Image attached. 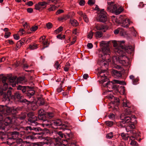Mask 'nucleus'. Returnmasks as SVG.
Returning <instances> with one entry per match:
<instances>
[{
  "label": "nucleus",
  "mask_w": 146,
  "mask_h": 146,
  "mask_svg": "<svg viewBox=\"0 0 146 146\" xmlns=\"http://www.w3.org/2000/svg\"><path fill=\"white\" fill-rule=\"evenodd\" d=\"M38 3L36 4L35 5V9L37 10H40L42 8L40 5H39Z\"/></svg>",
  "instance_id": "37998d69"
},
{
  "label": "nucleus",
  "mask_w": 146,
  "mask_h": 146,
  "mask_svg": "<svg viewBox=\"0 0 146 146\" xmlns=\"http://www.w3.org/2000/svg\"><path fill=\"white\" fill-rule=\"evenodd\" d=\"M62 84H60V87L59 88H58L57 89V91L58 93L60 92L63 90L62 88Z\"/></svg>",
  "instance_id": "13d9d810"
},
{
  "label": "nucleus",
  "mask_w": 146,
  "mask_h": 146,
  "mask_svg": "<svg viewBox=\"0 0 146 146\" xmlns=\"http://www.w3.org/2000/svg\"><path fill=\"white\" fill-rule=\"evenodd\" d=\"M82 17L83 18V19L84 21L86 23H88L89 21L88 19V18L87 16L85 14L83 15Z\"/></svg>",
  "instance_id": "8fccbe9b"
},
{
  "label": "nucleus",
  "mask_w": 146,
  "mask_h": 146,
  "mask_svg": "<svg viewBox=\"0 0 146 146\" xmlns=\"http://www.w3.org/2000/svg\"><path fill=\"white\" fill-rule=\"evenodd\" d=\"M1 80L3 83L4 84L6 83L5 82L7 80V78L5 77H1Z\"/></svg>",
  "instance_id": "4d7b16f0"
},
{
  "label": "nucleus",
  "mask_w": 146,
  "mask_h": 146,
  "mask_svg": "<svg viewBox=\"0 0 146 146\" xmlns=\"http://www.w3.org/2000/svg\"><path fill=\"white\" fill-rule=\"evenodd\" d=\"M107 125L109 127L111 126L113 124V122L111 121H107L105 122Z\"/></svg>",
  "instance_id": "09e8293b"
},
{
  "label": "nucleus",
  "mask_w": 146,
  "mask_h": 146,
  "mask_svg": "<svg viewBox=\"0 0 146 146\" xmlns=\"http://www.w3.org/2000/svg\"><path fill=\"white\" fill-rule=\"evenodd\" d=\"M27 130H31V132H30L33 133L34 135H35L36 134V133H35L33 131H41V129L39 127H32L31 126H29L27 127Z\"/></svg>",
  "instance_id": "ddd939ff"
},
{
  "label": "nucleus",
  "mask_w": 146,
  "mask_h": 146,
  "mask_svg": "<svg viewBox=\"0 0 146 146\" xmlns=\"http://www.w3.org/2000/svg\"><path fill=\"white\" fill-rule=\"evenodd\" d=\"M57 8V7L55 5H51L50 7L48 9V10L49 11H52L55 10Z\"/></svg>",
  "instance_id": "2f4dec72"
},
{
  "label": "nucleus",
  "mask_w": 146,
  "mask_h": 146,
  "mask_svg": "<svg viewBox=\"0 0 146 146\" xmlns=\"http://www.w3.org/2000/svg\"><path fill=\"white\" fill-rule=\"evenodd\" d=\"M121 136L123 139L125 140H127L129 137L128 134L123 133H121Z\"/></svg>",
  "instance_id": "e433bc0d"
},
{
  "label": "nucleus",
  "mask_w": 146,
  "mask_h": 146,
  "mask_svg": "<svg viewBox=\"0 0 146 146\" xmlns=\"http://www.w3.org/2000/svg\"><path fill=\"white\" fill-rule=\"evenodd\" d=\"M119 100L118 99L116 98L115 100L113 102H111V103H110V104L111 105V107L113 106L114 104H115L116 103H119Z\"/></svg>",
  "instance_id": "a19ab883"
},
{
  "label": "nucleus",
  "mask_w": 146,
  "mask_h": 146,
  "mask_svg": "<svg viewBox=\"0 0 146 146\" xmlns=\"http://www.w3.org/2000/svg\"><path fill=\"white\" fill-rule=\"evenodd\" d=\"M39 5H40L41 8H45L47 3L45 1L40 2H38Z\"/></svg>",
  "instance_id": "7c9ffc66"
},
{
  "label": "nucleus",
  "mask_w": 146,
  "mask_h": 146,
  "mask_svg": "<svg viewBox=\"0 0 146 146\" xmlns=\"http://www.w3.org/2000/svg\"><path fill=\"white\" fill-rule=\"evenodd\" d=\"M17 89L18 90H21L23 93L25 92L27 90L25 86H22L20 85L18 86Z\"/></svg>",
  "instance_id": "c756f323"
},
{
  "label": "nucleus",
  "mask_w": 146,
  "mask_h": 146,
  "mask_svg": "<svg viewBox=\"0 0 146 146\" xmlns=\"http://www.w3.org/2000/svg\"><path fill=\"white\" fill-rule=\"evenodd\" d=\"M70 17V16L69 14H67L58 17V19L60 21H62L63 20H66L69 18Z\"/></svg>",
  "instance_id": "a878e982"
},
{
  "label": "nucleus",
  "mask_w": 146,
  "mask_h": 146,
  "mask_svg": "<svg viewBox=\"0 0 146 146\" xmlns=\"http://www.w3.org/2000/svg\"><path fill=\"white\" fill-rule=\"evenodd\" d=\"M38 45L36 44H30L28 48V49L33 50L36 49L38 48Z\"/></svg>",
  "instance_id": "c85d7f7f"
},
{
  "label": "nucleus",
  "mask_w": 146,
  "mask_h": 146,
  "mask_svg": "<svg viewBox=\"0 0 146 146\" xmlns=\"http://www.w3.org/2000/svg\"><path fill=\"white\" fill-rule=\"evenodd\" d=\"M107 20V14L104 10L102 9L100 12L98 17V21L104 23L106 22Z\"/></svg>",
  "instance_id": "6e6552de"
},
{
  "label": "nucleus",
  "mask_w": 146,
  "mask_h": 146,
  "mask_svg": "<svg viewBox=\"0 0 146 146\" xmlns=\"http://www.w3.org/2000/svg\"><path fill=\"white\" fill-rule=\"evenodd\" d=\"M93 35V33L92 32V31H90L88 33V36L87 37L88 38L90 39H91L92 38V36Z\"/></svg>",
  "instance_id": "79ce46f5"
},
{
  "label": "nucleus",
  "mask_w": 146,
  "mask_h": 146,
  "mask_svg": "<svg viewBox=\"0 0 146 146\" xmlns=\"http://www.w3.org/2000/svg\"><path fill=\"white\" fill-rule=\"evenodd\" d=\"M45 131L48 133V130L46 129L42 132L38 133V134L41 135L38 136V138L41 139H44L43 142L35 143L34 144V146H56L53 139L50 137H45L42 136L43 135L45 134Z\"/></svg>",
  "instance_id": "f257e3e1"
},
{
  "label": "nucleus",
  "mask_w": 146,
  "mask_h": 146,
  "mask_svg": "<svg viewBox=\"0 0 146 146\" xmlns=\"http://www.w3.org/2000/svg\"><path fill=\"white\" fill-rule=\"evenodd\" d=\"M11 91L10 90H8L7 93L4 92L3 94V97L5 100L9 101V98L10 97L11 95Z\"/></svg>",
  "instance_id": "f3484780"
},
{
  "label": "nucleus",
  "mask_w": 146,
  "mask_h": 146,
  "mask_svg": "<svg viewBox=\"0 0 146 146\" xmlns=\"http://www.w3.org/2000/svg\"><path fill=\"white\" fill-rule=\"evenodd\" d=\"M113 137V133L111 132L107 134L106 135V137L108 139H111Z\"/></svg>",
  "instance_id": "c03bdc74"
},
{
  "label": "nucleus",
  "mask_w": 146,
  "mask_h": 146,
  "mask_svg": "<svg viewBox=\"0 0 146 146\" xmlns=\"http://www.w3.org/2000/svg\"><path fill=\"white\" fill-rule=\"evenodd\" d=\"M44 46L42 48L41 50L44 49L45 48L48 47L49 43H48V41H43L42 42Z\"/></svg>",
  "instance_id": "c9c22d12"
},
{
  "label": "nucleus",
  "mask_w": 146,
  "mask_h": 146,
  "mask_svg": "<svg viewBox=\"0 0 146 146\" xmlns=\"http://www.w3.org/2000/svg\"><path fill=\"white\" fill-rule=\"evenodd\" d=\"M5 110L6 112L9 114H15L17 111V109L16 108L0 105V120L3 119L4 116L5 115Z\"/></svg>",
  "instance_id": "7ed1b4c3"
},
{
  "label": "nucleus",
  "mask_w": 146,
  "mask_h": 146,
  "mask_svg": "<svg viewBox=\"0 0 146 146\" xmlns=\"http://www.w3.org/2000/svg\"><path fill=\"white\" fill-rule=\"evenodd\" d=\"M54 67L57 70L59 69L60 67V65L59 64L58 61H56L54 65Z\"/></svg>",
  "instance_id": "49530a36"
},
{
  "label": "nucleus",
  "mask_w": 146,
  "mask_h": 146,
  "mask_svg": "<svg viewBox=\"0 0 146 146\" xmlns=\"http://www.w3.org/2000/svg\"><path fill=\"white\" fill-rule=\"evenodd\" d=\"M46 116L48 118H51L54 116V114L52 112H47V113L46 114Z\"/></svg>",
  "instance_id": "ea45409f"
},
{
  "label": "nucleus",
  "mask_w": 146,
  "mask_h": 146,
  "mask_svg": "<svg viewBox=\"0 0 146 146\" xmlns=\"http://www.w3.org/2000/svg\"><path fill=\"white\" fill-rule=\"evenodd\" d=\"M16 130L19 132V134L21 137L22 135H24L25 133L26 130H25L24 129L23 127H16L15 129Z\"/></svg>",
  "instance_id": "2eb2a0df"
},
{
  "label": "nucleus",
  "mask_w": 146,
  "mask_h": 146,
  "mask_svg": "<svg viewBox=\"0 0 146 146\" xmlns=\"http://www.w3.org/2000/svg\"><path fill=\"white\" fill-rule=\"evenodd\" d=\"M113 46L115 47H116L117 46V48H115L114 49V50H115V49L116 48H118L119 49H120L119 47V46H118V41H116L115 40H114L113 41Z\"/></svg>",
  "instance_id": "58836bf2"
},
{
  "label": "nucleus",
  "mask_w": 146,
  "mask_h": 146,
  "mask_svg": "<svg viewBox=\"0 0 146 146\" xmlns=\"http://www.w3.org/2000/svg\"><path fill=\"white\" fill-rule=\"evenodd\" d=\"M129 132L130 134L131 135V136L130 137V139H134L137 137L138 135L137 133L135 131L130 130Z\"/></svg>",
  "instance_id": "b1692460"
},
{
  "label": "nucleus",
  "mask_w": 146,
  "mask_h": 146,
  "mask_svg": "<svg viewBox=\"0 0 146 146\" xmlns=\"http://www.w3.org/2000/svg\"><path fill=\"white\" fill-rule=\"evenodd\" d=\"M113 81L115 83H116L120 84H123L124 83V81H121L116 80H114Z\"/></svg>",
  "instance_id": "de8ad7c7"
},
{
  "label": "nucleus",
  "mask_w": 146,
  "mask_h": 146,
  "mask_svg": "<svg viewBox=\"0 0 146 146\" xmlns=\"http://www.w3.org/2000/svg\"><path fill=\"white\" fill-rule=\"evenodd\" d=\"M63 30L62 27H60L58 29L55 31L56 33H58L61 31Z\"/></svg>",
  "instance_id": "603ef678"
},
{
  "label": "nucleus",
  "mask_w": 146,
  "mask_h": 146,
  "mask_svg": "<svg viewBox=\"0 0 146 146\" xmlns=\"http://www.w3.org/2000/svg\"><path fill=\"white\" fill-rule=\"evenodd\" d=\"M130 22L129 19L127 18H124L122 21L121 26L124 27H128Z\"/></svg>",
  "instance_id": "dca6fc26"
},
{
  "label": "nucleus",
  "mask_w": 146,
  "mask_h": 146,
  "mask_svg": "<svg viewBox=\"0 0 146 146\" xmlns=\"http://www.w3.org/2000/svg\"><path fill=\"white\" fill-rule=\"evenodd\" d=\"M131 123L136 124L137 123V121L135 116L134 115H131Z\"/></svg>",
  "instance_id": "f704fd0d"
},
{
  "label": "nucleus",
  "mask_w": 146,
  "mask_h": 146,
  "mask_svg": "<svg viewBox=\"0 0 146 146\" xmlns=\"http://www.w3.org/2000/svg\"><path fill=\"white\" fill-rule=\"evenodd\" d=\"M39 119H37V117L36 116H33V117H30L29 118L28 121L29 122V123L33 126H36L38 125V123L36 121H39Z\"/></svg>",
  "instance_id": "9b49d317"
},
{
  "label": "nucleus",
  "mask_w": 146,
  "mask_h": 146,
  "mask_svg": "<svg viewBox=\"0 0 146 146\" xmlns=\"http://www.w3.org/2000/svg\"><path fill=\"white\" fill-rule=\"evenodd\" d=\"M95 28L98 30H102L103 32H105L107 30L108 27L106 25L97 24L95 25Z\"/></svg>",
  "instance_id": "f8f14e48"
},
{
  "label": "nucleus",
  "mask_w": 146,
  "mask_h": 146,
  "mask_svg": "<svg viewBox=\"0 0 146 146\" xmlns=\"http://www.w3.org/2000/svg\"><path fill=\"white\" fill-rule=\"evenodd\" d=\"M131 139V141L130 143L133 146H137V142L136 141L133 140L132 139Z\"/></svg>",
  "instance_id": "a18cd8bd"
},
{
  "label": "nucleus",
  "mask_w": 146,
  "mask_h": 146,
  "mask_svg": "<svg viewBox=\"0 0 146 146\" xmlns=\"http://www.w3.org/2000/svg\"><path fill=\"white\" fill-rule=\"evenodd\" d=\"M38 27L36 26H33L31 29L30 30L31 31H36Z\"/></svg>",
  "instance_id": "5fc2aeb1"
},
{
  "label": "nucleus",
  "mask_w": 146,
  "mask_h": 146,
  "mask_svg": "<svg viewBox=\"0 0 146 146\" xmlns=\"http://www.w3.org/2000/svg\"><path fill=\"white\" fill-rule=\"evenodd\" d=\"M95 3V0H89L88 1V4L90 5H94Z\"/></svg>",
  "instance_id": "6e6d98bb"
},
{
  "label": "nucleus",
  "mask_w": 146,
  "mask_h": 146,
  "mask_svg": "<svg viewBox=\"0 0 146 146\" xmlns=\"http://www.w3.org/2000/svg\"><path fill=\"white\" fill-rule=\"evenodd\" d=\"M70 22L71 25L74 27L77 26L79 24L76 20L73 18L70 19Z\"/></svg>",
  "instance_id": "393cba45"
},
{
  "label": "nucleus",
  "mask_w": 146,
  "mask_h": 146,
  "mask_svg": "<svg viewBox=\"0 0 146 146\" xmlns=\"http://www.w3.org/2000/svg\"><path fill=\"white\" fill-rule=\"evenodd\" d=\"M125 42L124 40L118 41L119 47L123 51L126 47L125 46Z\"/></svg>",
  "instance_id": "5701e85b"
},
{
  "label": "nucleus",
  "mask_w": 146,
  "mask_h": 146,
  "mask_svg": "<svg viewBox=\"0 0 146 146\" xmlns=\"http://www.w3.org/2000/svg\"><path fill=\"white\" fill-rule=\"evenodd\" d=\"M98 77H100L102 78V80L101 81L102 82H105L108 80V78L106 77V76L105 74H102V73H101L100 76H98Z\"/></svg>",
  "instance_id": "cd10ccee"
},
{
  "label": "nucleus",
  "mask_w": 146,
  "mask_h": 146,
  "mask_svg": "<svg viewBox=\"0 0 146 146\" xmlns=\"http://www.w3.org/2000/svg\"><path fill=\"white\" fill-rule=\"evenodd\" d=\"M101 46H103L102 48V51L104 55H109L110 53V50L108 46V44L106 43V42L102 41L100 42Z\"/></svg>",
  "instance_id": "0eeeda50"
},
{
  "label": "nucleus",
  "mask_w": 146,
  "mask_h": 146,
  "mask_svg": "<svg viewBox=\"0 0 146 146\" xmlns=\"http://www.w3.org/2000/svg\"><path fill=\"white\" fill-rule=\"evenodd\" d=\"M35 93V91L33 90H32L27 93V95L29 98H30L31 96H33L34 94Z\"/></svg>",
  "instance_id": "473e14b6"
},
{
  "label": "nucleus",
  "mask_w": 146,
  "mask_h": 146,
  "mask_svg": "<svg viewBox=\"0 0 146 146\" xmlns=\"http://www.w3.org/2000/svg\"><path fill=\"white\" fill-rule=\"evenodd\" d=\"M45 112L42 109H40L38 110V118L39 119L43 121V122L45 123L48 121V119L45 118Z\"/></svg>",
  "instance_id": "1a4fd4ad"
},
{
  "label": "nucleus",
  "mask_w": 146,
  "mask_h": 146,
  "mask_svg": "<svg viewBox=\"0 0 146 146\" xmlns=\"http://www.w3.org/2000/svg\"><path fill=\"white\" fill-rule=\"evenodd\" d=\"M13 120L12 118L8 117H6L3 122V123L6 126L13 123Z\"/></svg>",
  "instance_id": "4468645a"
},
{
  "label": "nucleus",
  "mask_w": 146,
  "mask_h": 146,
  "mask_svg": "<svg viewBox=\"0 0 146 146\" xmlns=\"http://www.w3.org/2000/svg\"><path fill=\"white\" fill-rule=\"evenodd\" d=\"M17 77L16 76L11 77L10 78L9 81L12 84H11L13 87L15 86L16 84L17 83Z\"/></svg>",
  "instance_id": "a211bd4d"
},
{
  "label": "nucleus",
  "mask_w": 146,
  "mask_h": 146,
  "mask_svg": "<svg viewBox=\"0 0 146 146\" xmlns=\"http://www.w3.org/2000/svg\"><path fill=\"white\" fill-rule=\"evenodd\" d=\"M27 116L29 118L33 117V116H35L34 115V113L33 112H30L27 114Z\"/></svg>",
  "instance_id": "864d4df0"
},
{
  "label": "nucleus",
  "mask_w": 146,
  "mask_h": 146,
  "mask_svg": "<svg viewBox=\"0 0 146 146\" xmlns=\"http://www.w3.org/2000/svg\"><path fill=\"white\" fill-rule=\"evenodd\" d=\"M129 54H131L134 51V48L131 46H126L124 50Z\"/></svg>",
  "instance_id": "6ab92c4d"
},
{
  "label": "nucleus",
  "mask_w": 146,
  "mask_h": 146,
  "mask_svg": "<svg viewBox=\"0 0 146 146\" xmlns=\"http://www.w3.org/2000/svg\"><path fill=\"white\" fill-rule=\"evenodd\" d=\"M25 33V31L23 29H22L18 31V33L20 35H21L24 34Z\"/></svg>",
  "instance_id": "3c124183"
},
{
  "label": "nucleus",
  "mask_w": 146,
  "mask_h": 146,
  "mask_svg": "<svg viewBox=\"0 0 146 146\" xmlns=\"http://www.w3.org/2000/svg\"><path fill=\"white\" fill-rule=\"evenodd\" d=\"M120 117L121 119L123 120L120 123L121 127L123 126V125L122 124L123 123H131V117L124 115L123 114H122L121 115Z\"/></svg>",
  "instance_id": "9d476101"
},
{
  "label": "nucleus",
  "mask_w": 146,
  "mask_h": 146,
  "mask_svg": "<svg viewBox=\"0 0 146 146\" xmlns=\"http://www.w3.org/2000/svg\"><path fill=\"white\" fill-rule=\"evenodd\" d=\"M64 11L62 9H59L56 12V14L58 15L60 13H63Z\"/></svg>",
  "instance_id": "69168bd1"
},
{
  "label": "nucleus",
  "mask_w": 146,
  "mask_h": 146,
  "mask_svg": "<svg viewBox=\"0 0 146 146\" xmlns=\"http://www.w3.org/2000/svg\"><path fill=\"white\" fill-rule=\"evenodd\" d=\"M113 74L117 77H120L122 76V73L120 71L115 70L113 71Z\"/></svg>",
  "instance_id": "bb28decb"
},
{
  "label": "nucleus",
  "mask_w": 146,
  "mask_h": 146,
  "mask_svg": "<svg viewBox=\"0 0 146 146\" xmlns=\"http://www.w3.org/2000/svg\"><path fill=\"white\" fill-rule=\"evenodd\" d=\"M68 146H76V143L75 142H71V143H68Z\"/></svg>",
  "instance_id": "774afa93"
},
{
  "label": "nucleus",
  "mask_w": 146,
  "mask_h": 146,
  "mask_svg": "<svg viewBox=\"0 0 146 146\" xmlns=\"http://www.w3.org/2000/svg\"><path fill=\"white\" fill-rule=\"evenodd\" d=\"M11 34V33L10 32H6L5 33L4 37L6 38H9Z\"/></svg>",
  "instance_id": "bf43d9fd"
},
{
  "label": "nucleus",
  "mask_w": 146,
  "mask_h": 146,
  "mask_svg": "<svg viewBox=\"0 0 146 146\" xmlns=\"http://www.w3.org/2000/svg\"><path fill=\"white\" fill-rule=\"evenodd\" d=\"M121 30V29H120V28H118L117 29L115 30L114 31V34L115 35H117L118 34L119 32Z\"/></svg>",
  "instance_id": "e2e57ef3"
},
{
  "label": "nucleus",
  "mask_w": 146,
  "mask_h": 146,
  "mask_svg": "<svg viewBox=\"0 0 146 146\" xmlns=\"http://www.w3.org/2000/svg\"><path fill=\"white\" fill-rule=\"evenodd\" d=\"M114 52L117 55H118V54L120 55L118 57V61L119 63L125 66H127L129 64V58L123 54V51L118 48H116L115 49Z\"/></svg>",
  "instance_id": "f03ea898"
},
{
  "label": "nucleus",
  "mask_w": 146,
  "mask_h": 146,
  "mask_svg": "<svg viewBox=\"0 0 146 146\" xmlns=\"http://www.w3.org/2000/svg\"><path fill=\"white\" fill-rule=\"evenodd\" d=\"M79 4L80 6H83L85 4V1L84 0H81L79 3Z\"/></svg>",
  "instance_id": "0e129e2a"
},
{
  "label": "nucleus",
  "mask_w": 146,
  "mask_h": 146,
  "mask_svg": "<svg viewBox=\"0 0 146 146\" xmlns=\"http://www.w3.org/2000/svg\"><path fill=\"white\" fill-rule=\"evenodd\" d=\"M7 83L3 84V86H1L0 87V93L1 95H3V91H6L7 89Z\"/></svg>",
  "instance_id": "412c9836"
},
{
  "label": "nucleus",
  "mask_w": 146,
  "mask_h": 146,
  "mask_svg": "<svg viewBox=\"0 0 146 146\" xmlns=\"http://www.w3.org/2000/svg\"><path fill=\"white\" fill-rule=\"evenodd\" d=\"M122 105L123 107H127V108L125 109L124 112L127 115L130 114L132 112L131 109V105L129 101L127 100L126 97L122 99Z\"/></svg>",
  "instance_id": "423d86ee"
},
{
  "label": "nucleus",
  "mask_w": 146,
  "mask_h": 146,
  "mask_svg": "<svg viewBox=\"0 0 146 146\" xmlns=\"http://www.w3.org/2000/svg\"><path fill=\"white\" fill-rule=\"evenodd\" d=\"M46 26L48 29H51L52 27V25L50 23H48L46 24Z\"/></svg>",
  "instance_id": "052dcab7"
},
{
  "label": "nucleus",
  "mask_w": 146,
  "mask_h": 146,
  "mask_svg": "<svg viewBox=\"0 0 146 146\" xmlns=\"http://www.w3.org/2000/svg\"><path fill=\"white\" fill-rule=\"evenodd\" d=\"M15 96L17 99H20L23 96L22 95L19 91L16 92L15 94Z\"/></svg>",
  "instance_id": "72a5a7b5"
},
{
  "label": "nucleus",
  "mask_w": 146,
  "mask_h": 146,
  "mask_svg": "<svg viewBox=\"0 0 146 146\" xmlns=\"http://www.w3.org/2000/svg\"><path fill=\"white\" fill-rule=\"evenodd\" d=\"M12 138L14 139H16L19 137H21V136L19 134L18 131H14L11 132Z\"/></svg>",
  "instance_id": "4be33fe9"
},
{
  "label": "nucleus",
  "mask_w": 146,
  "mask_h": 146,
  "mask_svg": "<svg viewBox=\"0 0 146 146\" xmlns=\"http://www.w3.org/2000/svg\"><path fill=\"white\" fill-rule=\"evenodd\" d=\"M103 35V34L102 32L97 31L96 33V37L97 38H100L102 37Z\"/></svg>",
  "instance_id": "4c0bfd02"
},
{
  "label": "nucleus",
  "mask_w": 146,
  "mask_h": 146,
  "mask_svg": "<svg viewBox=\"0 0 146 146\" xmlns=\"http://www.w3.org/2000/svg\"><path fill=\"white\" fill-rule=\"evenodd\" d=\"M123 8L121 7H119L117 9V6L116 4L113 5V4H111L110 5H107V10L108 11L114 13L116 15H118L121 13L123 11Z\"/></svg>",
  "instance_id": "39448f33"
},
{
  "label": "nucleus",
  "mask_w": 146,
  "mask_h": 146,
  "mask_svg": "<svg viewBox=\"0 0 146 146\" xmlns=\"http://www.w3.org/2000/svg\"><path fill=\"white\" fill-rule=\"evenodd\" d=\"M139 81V80L137 78H136L134 79L133 81V84L134 85H136L137 84V82Z\"/></svg>",
  "instance_id": "338daca9"
},
{
  "label": "nucleus",
  "mask_w": 146,
  "mask_h": 146,
  "mask_svg": "<svg viewBox=\"0 0 146 146\" xmlns=\"http://www.w3.org/2000/svg\"><path fill=\"white\" fill-rule=\"evenodd\" d=\"M46 122L48 123H47L46 122L43 123V125L44 126L45 125L46 126L51 125L52 127L55 129L57 128V127H56L60 126L61 125L62 126V127L63 128H64V127H68V125H65V124H62V121L59 119L52 121L51 122H49L48 120V121H46Z\"/></svg>",
  "instance_id": "20e7f679"
},
{
  "label": "nucleus",
  "mask_w": 146,
  "mask_h": 146,
  "mask_svg": "<svg viewBox=\"0 0 146 146\" xmlns=\"http://www.w3.org/2000/svg\"><path fill=\"white\" fill-rule=\"evenodd\" d=\"M24 80V78L22 77H19L18 78L17 81V83H22V81Z\"/></svg>",
  "instance_id": "680f3d73"
},
{
  "label": "nucleus",
  "mask_w": 146,
  "mask_h": 146,
  "mask_svg": "<svg viewBox=\"0 0 146 146\" xmlns=\"http://www.w3.org/2000/svg\"><path fill=\"white\" fill-rule=\"evenodd\" d=\"M104 86L106 87L108 89H113L115 86L112 82H109L103 84Z\"/></svg>",
  "instance_id": "aec40b11"
}]
</instances>
